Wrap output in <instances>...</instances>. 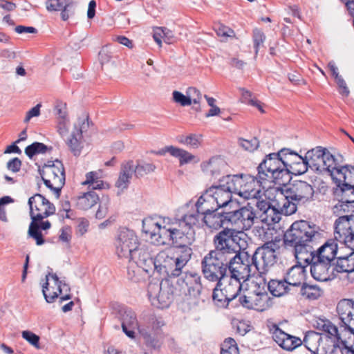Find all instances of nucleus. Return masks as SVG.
I'll list each match as a JSON object with an SVG mask.
<instances>
[{
	"label": "nucleus",
	"mask_w": 354,
	"mask_h": 354,
	"mask_svg": "<svg viewBox=\"0 0 354 354\" xmlns=\"http://www.w3.org/2000/svg\"><path fill=\"white\" fill-rule=\"evenodd\" d=\"M234 286V279H230L228 286L221 288V286L216 285L213 290L212 300L214 304L219 308H226L229 303L233 301L239 295L241 290L236 288V290L233 294H229L231 288Z\"/></svg>",
	"instance_id": "obj_20"
},
{
	"label": "nucleus",
	"mask_w": 354,
	"mask_h": 354,
	"mask_svg": "<svg viewBox=\"0 0 354 354\" xmlns=\"http://www.w3.org/2000/svg\"><path fill=\"white\" fill-rule=\"evenodd\" d=\"M299 261H303L306 266H310V271L314 279L319 281H328L336 277L335 263L326 262L319 257L308 254L301 257Z\"/></svg>",
	"instance_id": "obj_13"
},
{
	"label": "nucleus",
	"mask_w": 354,
	"mask_h": 354,
	"mask_svg": "<svg viewBox=\"0 0 354 354\" xmlns=\"http://www.w3.org/2000/svg\"><path fill=\"white\" fill-rule=\"evenodd\" d=\"M296 160L299 161V162L292 164V166L288 167L290 177H292V175L297 176L305 174L308 171V168L310 167V163L306 160L305 157L296 156Z\"/></svg>",
	"instance_id": "obj_38"
},
{
	"label": "nucleus",
	"mask_w": 354,
	"mask_h": 354,
	"mask_svg": "<svg viewBox=\"0 0 354 354\" xmlns=\"http://www.w3.org/2000/svg\"><path fill=\"white\" fill-rule=\"evenodd\" d=\"M323 330L330 335V337H335L337 340L340 339V335L337 326L333 325L330 322L326 321L324 323Z\"/></svg>",
	"instance_id": "obj_55"
},
{
	"label": "nucleus",
	"mask_w": 354,
	"mask_h": 354,
	"mask_svg": "<svg viewBox=\"0 0 354 354\" xmlns=\"http://www.w3.org/2000/svg\"><path fill=\"white\" fill-rule=\"evenodd\" d=\"M266 39V36L262 31L255 29L253 31V42L255 54L257 55L261 44H263Z\"/></svg>",
	"instance_id": "obj_50"
},
{
	"label": "nucleus",
	"mask_w": 354,
	"mask_h": 354,
	"mask_svg": "<svg viewBox=\"0 0 354 354\" xmlns=\"http://www.w3.org/2000/svg\"><path fill=\"white\" fill-rule=\"evenodd\" d=\"M277 205V207L273 205L266 215H260L261 221L266 224L268 230L270 228L272 225L278 223L280 221L281 214L286 215L285 212H282V205H281L279 203Z\"/></svg>",
	"instance_id": "obj_28"
},
{
	"label": "nucleus",
	"mask_w": 354,
	"mask_h": 354,
	"mask_svg": "<svg viewBox=\"0 0 354 354\" xmlns=\"http://www.w3.org/2000/svg\"><path fill=\"white\" fill-rule=\"evenodd\" d=\"M214 30L216 35L221 38V41H225L228 37L235 36L234 31L230 28L223 24H218L215 26Z\"/></svg>",
	"instance_id": "obj_44"
},
{
	"label": "nucleus",
	"mask_w": 354,
	"mask_h": 354,
	"mask_svg": "<svg viewBox=\"0 0 354 354\" xmlns=\"http://www.w3.org/2000/svg\"><path fill=\"white\" fill-rule=\"evenodd\" d=\"M139 244L140 241L135 232L126 227L120 228L115 237V253L120 258L128 259Z\"/></svg>",
	"instance_id": "obj_14"
},
{
	"label": "nucleus",
	"mask_w": 354,
	"mask_h": 354,
	"mask_svg": "<svg viewBox=\"0 0 354 354\" xmlns=\"http://www.w3.org/2000/svg\"><path fill=\"white\" fill-rule=\"evenodd\" d=\"M99 200V196L95 192L88 191L77 197L76 205L80 209L87 210L97 204Z\"/></svg>",
	"instance_id": "obj_27"
},
{
	"label": "nucleus",
	"mask_w": 354,
	"mask_h": 354,
	"mask_svg": "<svg viewBox=\"0 0 354 354\" xmlns=\"http://www.w3.org/2000/svg\"><path fill=\"white\" fill-rule=\"evenodd\" d=\"M70 290L69 286L62 281L58 285L56 292L58 293V296L61 295V301L68 300L71 298V295L69 293Z\"/></svg>",
	"instance_id": "obj_53"
},
{
	"label": "nucleus",
	"mask_w": 354,
	"mask_h": 354,
	"mask_svg": "<svg viewBox=\"0 0 354 354\" xmlns=\"http://www.w3.org/2000/svg\"><path fill=\"white\" fill-rule=\"evenodd\" d=\"M173 99L175 102L180 104L181 106H185L191 104V100L188 97V95H184L180 91H174L172 93Z\"/></svg>",
	"instance_id": "obj_52"
},
{
	"label": "nucleus",
	"mask_w": 354,
	"mask_h": 354,
	"mask_svg": "<svg viewBox=\"0 0 354 354\" xmlns=\"http://www.w3.org/2000/svg\"><path fill=\"white\" fill-rule=\"evenodd\" d=\"M69 120H58L57 131L59 134L64 138L68 132Z\"/></svg>",
	"instance_id": "obj_60"
},
{
	"label": "nucleus",
	"mask_w": 354,
	"mask_h": 354,
	"mask_svg": "<svg viewBox=\"0 0 354 354\" xmlns=\"http://www.w3.org/2000/svg\"><path fill=\"white\" fill-rule=\"evenodd\" d=\"M297 157H302L297 152L288 148H283L276 153L266 155L260 162V178H268L275 180V185H288L291 179L288 167L299 162Z\"/></svg>",
	"instance_id": "obj_3"
},
{
	"label": "nucleus",
	"mask_w": 354,
	"mask_h": 354,
	"mask_svg": "<svg viewBox=\"0 0 354 354\" xmlns=\"http://www.w3.org/2000/svg\"><path fill=\"white\" fill-rule=\"evenodd\" d=\"M196 210L195 212L185 214V215H192L196 219L194 225L201 218L203 223L209 228L217 230L221 227L230 229L229 211L230 209H224L222 207H213L208 204H195Z\"/></svg>",
	"instance_id": "obj_8"
},
{
	"label": "nucleus",
	"mask_w": 354,
	"mask_h": 354,
	"mask_svg": "<svg viewBox=\"0 0 354 354\" xmlns=\"http://www.w3.org/2000/svg\"><path fill=\"white\" fill-rule=\"evenodd\" d=\"M164 253H160L153 259L147 245H141L132 252L128 258L129 261L135 263L138 267L142 268L145 272L156 271L159 274L164 273L163 263Z\"/></svg>",
	"instance_id": "obj_12"
},
{
	"label": "nucleus",
	"mask_w": 354,
	"mask_h": 354,
	"mask_svg": "<svg viewBox=\"0 0 354 354\" xmlns=\"http://www.w3.org/2000/svg\"><path fill=\"white\" fill-rule=\"evenodd\" d=\"M194 216L183 215L180 219L170 222L163 219V225L152 219L142 221V232L149 234L158 245L171 244L175 248L173 257H165L164 253V273L169 278L179 277L182 270L191 259L193 250L191 245L195 241Z\"/></svg>",
	"instance_id": "obj_1"
},
{
	"label": "nucleus",
	"mask_w": 354,
	"mask_h": 354,
	"mask_svg": "<svg viewBox=\"0 0 354 354\" xmlns=\"http://www.w3.org/2000/svg\"><path fill=\"white\" fill-rule=\"evenodd\" d=\"M201 135L200 134H189L186 136L185 140V145L191 147L192 148L196 149L198 148L202 141Z\"/></svg>",
	"instance_id": "obj_54"
},
{
	"label": "nucleus",
	"mask_w": 354,
	"mask_h": 354,
	"mask_svg": "<svg viewBox=\"0 0 354 354\" xmlns=\"http://www.w3.org/2000/svg\"><path fill=\"white\" fill-rule=\"evenodd\" d=\"M338 198V203L333 207V211L335 213L339 214L341 212H354V203H344V200H342V198Z\"/></svg>",
	"instance_id": "obj_46"
},
{
	"label": "nucleus",
	"mask_w": 354,
	"mask_h": 354,
	"mask_svg": "<svg viewBox=\"0 0 354 354\" xmlns=\"http://www.w3.org/2000/svg\"><path fill=\"white\" fill-rule=\"evenodd\" d=\"M79 223L77 226V234L80 236L84 235L88 230L89 223L87 219L84 218H79Z\"/></svg>",
	"instance_id": "obj_63"
},
{
	"label": "nucleus",
	"mask_w": 354,
	"mask_h": 354,
	"mask_svg": "<svg viewBox=\"0 0 354 354\" xmlns=\"http://www.w3.org/2000/svg\"><path fill=\"white\" fill-rule=\"evenodd\" d=\"M239 144L245 150L250 152L256 150L259 146V142L258 139L255 137L249 140L240 138L239 140Z\"/></svg>",
	"instance_id": "obj_45"
},
{
	"label": "nucleus",
	"mask_w": 354,
	"mask_h": 354,
	"mask_svg": "<svg viewBox=\"0 0 354 354\" xmlns=\"http://www.w3.org/2000/svg\"><path fill=\"white\" fill-rule=\"evenodd\" d=\"M283 185L281 194L283 196L282 212L286 216L295 214L298 206L306 205L313 201L314 189L306 181L298 180L288 186Z\"/></svg>",
	"instance_id": "obj_7"
},
{
	"label": "nucleus",
	"mask_w": 354,
	"mask_h": 354,
	"mask_svg": "<svg viewBox=\"0 0 354 354\" xmlns=\"http://www.w3.org/2000/svg\"><path fill=\"white\" fill-rule=\"evenodd\" d=\"M22 337L32 346L39 347V337L34 333L29 330H24L22 332Z\"/></svg>",
	"instance_id": "obj_56"
},
{
	"label": "nucleus",
	"mask_w": 354,
	"mask_h": 354,
	"mask_svg": "<svg viewBox=\"0 0 354 354\" xmlns=\"http://www.w3.org/2000/svg\"><path fill=\"white\" fill-rule=\"evenodd\" d=\"M334 77L337 84L339 88V93L344 96L347 97L349 95L350 91L343 77L339 74H336V76Z\"/></svg>",
	"instance_id": "obj_58"
},
{
	"label": "nucleus",
	"mask_w": 354,
	"mask_h": 354,
	"mask_svg": "<svg viewBox=\"0 0 354 354\" xmlns=\"http://www.w3.org/2000/svg\"><path fill=\"white\" fill-rule=\"evenodd\" d=\"M337 187L334 190V194L337 197L342 198L344 203H354V184L342 182L341 178L335 180Z\"/></svg>",
	"instance_id": "obj_24"
},
{
	"label": "nucleus",
	"mask_w": 354,
	"mask_h": 354,
	"mask_svg": "<svg viewBox=\"0 0 354 354\" xmlns=\"http://www.w3.org/2000/svg\"><path fill=\"white\" fill-rule=\"evenodd\" d=\"M52 147H48L47 145L42 142H34L25 148V153L30 158L32 159L35 156L38 154H44L48 151H51Z\"/></svg>",
	"instance_id": "obj_37"
},
{
	"label": "nucleus",
	"mask_w": 354,
	"mask_h": 354,
	"mask_svg": "<svg viewBox=\"0 0 354 354\" xmlns=\"http://www.w3.org/2000/svg\"><path fill=\"white\" fill-rule=\"evenodd\" d=\"M297 264L291 267L286 277V282L289 286H300L302 285L306 277V264L303 261H298Z\"/></svg>",
	"instance_id": "obj_22"
},
{
	"label": "nucleus",
	"mask_w": 354,
	"mask_h": 354,
	"mask_svg": "<svg viewBox=\"0 0 354 354\" xmlns=\"http://www.w3.org/2000/svg\"><path fill=\"white\" fill-rule=\"evenodd\" d=\"M223 165L224 162L222 159L218 157H212L209 161L203 162L201 167L204 172L209 173L214 176L219 174L221 167Z\"/></svg>",
	"instance_id": "obj_35"
},
{
	"label": "nucleus",
	"mask_w": 354,
	"mask_h": 354,
	"mask_svg": "<svg viewBox=\"0 0 354 354\" xmlns=\"http://www.w3.org/2000/svg\"><path fill=\"white\" fill-rule=\"evenodd\" d=\"M55 112L58 117V120H66L68 118L66 104L57 101L55 106Z\"/></svg>",
	"instance_id": "obj_47"
},
{
	"label": "nucleus",
	"mask_w": 354,
	"mask_h": 354,
	"mask_svg": "<svg viewBox=\"0 0 354 354\" xmlns=\"http://www.w3.org/2000/svg\"><path fill=\"white\" fill-rule=\"evenodd\" d=\"M260 164L258 165L257 174L254 176L250 174H236L231 175L232 182L237 183L238 185L234 184V194L244 198H257L260 193V187H263L266 183L275 184V180H272L268 178H260Z\"/></svg>",
	"instance_id": "obj_9"
},
{
	"label": "nucleus",
	"mask_w": 354,
	"mask_h": 354,
	"mask_svg": "<svg viewBox=\"0 0 354 354\" xmlns=\"http://www.w3.org/2000/svg\"><path fill=\"white\" fill-rule=\"evenodd\" d=\"M220 354H239L236 341L231 337L226 338L222 344Z\"/></svg>",
	"instance_id": "obj_41"
},
{
	"label": "nucleus",
	"mask_w": 354,
	"mask_h": 354,
	"mask_svg": "<svg viewBox=\"0 0 354 354\" xmlns=\"http://www.w3.org/2000/svg\"><path fill=\"white\" fill-rule=\"evenodd\" d=\"M270 333L272 334L273 340L283 350L292 351L304 343L305 346L310 351L311 349L307 346L309 341H315L319 343L322 341L320 333L315 331H308L301 340L299 337L290 335L281 329L278 325L273 324L270 327Z\"/></svg>",
	"instance_id": "obj_11"
},
{
	"label": "nucleus",
	"mask_w": 354,
	"mask_h": 354,
	"mask_svg": "<svg viewBox=\"0 0 354 354\" xmlns=\"http://www.w3.org/2000/svg\"><path fill=\"white\" fill-rule=\"evenodd\" d=\"M74 3L72 0H67V1L63 6V8L61 9V17L63 21L68 19L71 15L74 13Z\"/></svg>",
	"instance_id": "obj_49"
},
{
	"label": "nucleus",
	"mask_w": 354,
	"mask_h": 354,
	"mask_svg": "<svg viewBox=\"0 0 354 354\" xmlns=\"http://www.w3.org/2000/svg\"><path fill=\"white\" fill-rule=\"evenodd\" d=\"M342 161L343 156L342 155L338 154L337 156H334L326 150L324 157H323L322 160L323 169L326 170L332 176L333 179L335 180L337 178L336 177L337 170L343 166L341 165Z\"/></svg>",
	"instance_id": "obj_23"
},
{
	"label": "nucleus",
	"mask_w": 354,
	"mask_h": 354,
	"mask_svg": "<svg viewBox=\"0 0 354 354\" xmlns=\"http://www.w3.org/2000/svg\"><path fill=\"white\" fill-rule=\"evenodd\" d=\"M148 297L151 304L158 308H166L169 306L173 300L171 288L162 283L150 284L148 287Z\"/></svg>",
	"instance_id": "obj_17"
},
{
	"label": "nucleus",
	"mask_w": 354,
	"mask_h": 354,
	"mask_svg": "<svg viewBox=\"0 0 354 354\" xmlns=\"http://www.w3.org/2000/svg\"><path fill=\"white\" fill-rule=\"evenodd\" d=\"M288 283L285 278L283 281L270 280L268 283V290L274 297H281L289 292Z\"/></svg>",
	"instance_id": "obj_33"
},
{
	"label": "nucleus",
	"mask_w": 354,
	"mask_h": 354,
	"mask_svg": "<svg viewBox=\"0 0 354 354\" xmlns=\"http://www.w3.org/2000/svg\"><path fill=\"white\" fill-rule=\"evenodd\" d=\"M51 223L48 221H37L34 225V227L31 230V223H30L28 228V235L36 241L37 245H41L44 243L45 240L43 237L41 230H46L50 229Z\"/></svg>",
	"instance_id": "obj_26"
},
{
	"label": "nucleus",
	"mask_w": 354,
	"mask_h": 354,
	"mask_svg": "<svg viewBox=\"0 0 354 354\" xmlns=\"http://www.w3.org/2000/svg\"><path fill=\"white\" fill-rule=\"evenodd\" d=\"M39 174L41 177H47L52 179L53 183L63 187L65 184V170L61 161L56 159L55 161L49 160L41 168L39 167Z\"/></svg>",
	"instance_id": "obj_18"
},
{
	"label": "nucleus",
	"mask_w": 354,
	"mask_h": 354,
	"mask_svg": "<svg viewBox=\"0 0 354 354\" xmlns=\"http://www.w3.org/2000/svg\"><path fill=\"white\" fill-rule=\"evenodd\" d=\"M178 277L180 278L178 279V283H179L180 281H182L188 289L199 290L201 288V276L196 272L182 271V274Z\"/></svg>",
	"instance_id": "obj_30"
},
{
	"label": "nucleus",
	"mask_w": 354,
	"mask_h": 354,
	"mask_svg": "<svg viewBox=\"0 0 354 354\" xmlns=\"http://www.w3.org/2000/svg\"><path fill=\"white\" fill-rule=\"evenodd\" d=\"M51 215L52 214H50V212H48L46 210H44V212L42 213L37 214H35L34 212L30 211V216L32 220L30 230L32 231V227H34V225L37 221H41V220H43L44 218H47Z\"/></svg>",
	"instance_id": "obj_59"
},
{
	"label": "nucleus",
	"mask_w": 354,
	"mask_h": 354,
	"mask_svg": "<svg viewBox=\"0 0 354 354\" xmlns=\"http://www.w3.org/2000/svg\"><path fill=\"white\" fill-rule=\"evenodd\" d=\"M59 239L62 242L69 243L71 239V227L70 226H64L60 230Z\"/></svg>",
	"instance_id": "obj_61"
},
{
	"label": "nucleus",
	"mask_w": 354,
	"mask_h": 354,
	"mask_svg": "<svg viewBox=\"0 0 354 354\" xmlns=\"http://www.w3.org/2000/svg\"><path fill=\"white\" fill-rule=\"evenodd\" d=\"M67 0H47L45 3L46 10L48 12L59 11Z\"/></svg>",
	"instance_id": "obj_48"
},
{
	"label": "nucleus",
	"mask_w": 354,
	"mask_h": 354,
	"mask_svg": "<svg viewBox=\"0 0 354 354\" xmlns=\"http://www.w3.org/2000/svg\"><path fill=\"white\" fill-rule=\"evenodd\" d=\"M335 234L351 250L354 248V215L340 216L335 222Z\"/></svg>",
	"instance_id": "obj_16"
},
{
	"label": "nucleus",
	"mask_w": 354,
	"mask_h": 354,
	"mask_svg": "<svg viewBox=\"0 0 354 354\" xmlns=\"http://www.w3.org/2000/svg\"><path fill=\"white\" fill-rule=\"evenodd\" d=\"M163 325V322L153 315L147 318L145 324L139 328L140 337L147 346L156 348L160 346Z\"/></svg>",
	"instance_id": "obj_15"
},
{
	"label": "nucleus",
	"mask_w": 354,
	"mask_h": 354,
	"mask_svg": "<svg viewBox=\"0 0 354 354\" xmlns=\"http://www.w3.org/2000/svg\"><path fill=\"white\" fill-rule=\"evenodd\" d=\"M89 127V121L88 117L86 119H79L77 124H74L73 131L80 133V136H83V133L86 131Z\"/></svg>",
	"instance_id": "obj_57"
},
{
	"label": "nucleus",
	"mask_w": 354,
	"mask_h": 354,
	"mask_svg": "<svg viewBox=\"0 0 354 354\" xmlns=\"http://www.w3.org/2000/svg\"><path fill=\"white\" fill-rule=\"evenodd\" d=\"M243 239L239 232L225 229L214 237V250L207 254L202 260V271L205 279L222 286L223 281L228 277L234 279L235 288L241 290L243 283L245 281V272L243 269V261L247 260L241 250V241Z\"/></svg>",
	"instance_id": "obj_2"
},
{
	"label": "nucleus",
	"mask_w": 354,
	"mask_h": 354,
	"mask_svg": "<svg viewBox=\"0 0 354 354\" xmlns=\"http://www.w3.org/2000/svg\"><path fill=\"white\" fill-rule=\"evenodd\" d=\"M257 218L254 207L250 203L245 206L240 207L239 203L236 201V204L232 205L231 208H230V225L232 227H234V229L230 228L229 230L239 232V236L243 239V241H241V249L245 243L244 238L242 237L245 236L243 231L250 229L254 223V220Z\"/></svg>",
	"instance_id": "obj_10"
},
{
	"label": "nucleus",
	"mask_w": 354,
	"mask_h": 354,
	"mask_svg": "<svg viewBox=\"0 0 354 354\" xmlns=\"http://www.w3.org/2000/svg\"><path fill=\"white\" fill-rule=\"evenodd\" d=\"M337 175L342 182L354 184V166L351 165H344L337 170Z\"/></svg>",
	"instance_id": "obj_40"
},
{
	"label": "nucleus",
	"mask_w": 354,
	"mask_h": 354,
	"mask_svg": "<svg viewBox=\"0 0 354 354\" xmlns=\"http://www.w3.org/2000/svg\"><path fill=\"white\" fill-rule=\"evenodd\" d=\"M270 297L267 291L259 292L258 296L254 295L253 298L254 310L262 312L269 306Z\"/></svg>",
	"instance_id": "obj_39"
},
{
	"label": "nucleus",
	"mask_w": 354,
	"mask_h": 354,
	"mask_svg": "<svg viewBox=\"0 0 354 354\" xmlns=\"http://www.w3.org/2000/svg\"><path fill=\"white\" fill-rule=\"evenodd\" d=\"M280 247L276 242L268 241L258 247L250 256L243 248L239 252H244L247 260L243 261V269L245 274V281L256 274H262L268 271V268L277 263Z\"/></svg>",
	"instance_id": "obj_5"
},
{
	"label": "nucleus",
	"mask_w": 354,
	"mask_h": 354,
	"mask_svg": "<svg viewBox=\"0 0 354 354\" xmlns=\"http://www.w3.org/2000/svg\"><path fill=\"white\" fill-rule=\"evenodd\" d=\"M162 151L163 152L169 153L172 156L175 158H178L179 159L180 165L189 163L195 158L194 156L188 151L174 146L165 147Z\"/></svg>",
	"instance_id": "obj_32"
},
{
	"label": "nucleus",
	"mask_w": 354,
	"mask_h": 354,
	"mask_svg": "<svg viewBox=\"0 0 354 354\" xmlns=\"http://www.w3.org/2000/svg\"><path fill=\"white\" fill-rule=\"evenodd\" d=\"M326 149L322 147H317L314 149L308 150L306 154L305 158L306 160L310 163V167L319 169L320 167V162L323 157H324V154L326 151Z\"/></svg>",
	"instance_id": "obj_29"
},
{
	"label": "nucleus",
	"mask_w": 354,
	"mask_h": 354,
	"mask_svg": "<svg viewBox=\"0 0 354 354\" xmlns=\"http://www.w3.org/2000/svg\"><path fill=\"white\" fill-rule=\"evenodd\" d=\"M21 167V161L18 158H13L7 162L8 170L16 173L19 171Z\"/></svg>",
	"instance_id": "obj_62"
},
{
	"label": "nucleus",
	"mask_w": 354,
	"mask_h": 354,
	"mask_svg": "<svg viewBox=\"0 0 354 354\" xmlns=\"http://www.w3.org/2000/svg\"><path fill=\"white\" fill-rule=\"evenodd\" d=\"M273 205H274L264 200L257 201L256 203V206L258 208V209L262 212V214L261 215H266V214H268V210H270Z\"/></svg>",
	"instance_id": "obj_64"
},
{
	"label": "nucleus",
	"mask_w": 354,
	"mask_h": 354,
	"mask_svg": "<svg viewBox=\"0 0 354 354\" xmlns=\"http://www.w3.org/2000/svg\"><path fill=\"white\" fill-rule=\"evenodd\" d=\"M300 294L308 300H315L321 296L322 290L317 285H310L304 282L301 286Z\"/></svg>",
	"instance_id": "obj_36"
},
{
	"label": "nucleus",
	"mask_w": 354,
	"mask_h": 354,
	"mask_svg": "<svg viewBox=\"0 0 354 354\" xmlns=\"http://www.w3.org/2000/svg\"><path fill=\"white\" fill-rule=\"evenodd\" d=\"M82 139L83 136H80V133L73 131L70 136L65 140L71 152L75 156H79L82 152L84 147Z\"/></svg>",
	"instance_id": "obj_31"
},
{
	"label": "nucleus",
	"mask_w": 354,
	"mask_h": 354,
	"mask_svg": "<svg viewBox=\"0 0 354 354\" xmlns=\"http://www.w3.org/2000/svg\"><path fill=\"white\" fill-rule=\"evenodd\" d=\"M155 169L156 166L152 163L142 162L134 166L133 172L137 177H139L153 171Z\"/></svg>",
	"instance_id": "obj_43"
},
{
	"label": "nucleus",
	"mask_w": 354,
	"mask_h": 354,
	"mask_svg": "<svg viewBox=\"0 0 354 354\" xmlns=\"http://www.w3.org/2000/svg\"><path fill=\"white\" fill-rule=\"evenodd\" d=\"M319 227L313 223L300 220L294 222L284 233L283 243L291 248L297 260L311 251L312 244L321 236Z\"/></svg>",
	"instance_id": "obj_4"
},
{
	"label": "nucleus",
	"mask_w": 354,
	"mask_h": 354,
	"mask_svg": "<svg viewBox=\"0 0 354 354\" xmlns=\"http://www.w3.org/2000/svg\"><path fill=\"white\" fill-rule=\"evenodd\" d=\"M118 315L124 333L130 339H135V330L138 328V322L135 312L127 306H119Z\"/></svg>",
	"instance_id": "obj_19"
},
{
	"label": "nucleus",
	"mask_w": 354,
	"mask_h": 354,
	"mask_svg": "<svg viewBox=\"0 0 354 354\" xmlns=\"http://www.w3.org/2000/svg\"><path fill=\"white\" fill-rule=\"evenodd\" d=\"M46 203H48V200L40 194H35L34 196L29 198L28 202L30 211L32 212H34V209L39 211L40 209L39 206L44 205Z\"/></svg>",
	"instance_id": "obj_42"
},
{
	"label": "nucleus",
	"mask_w": 354,
	"mask_h": 354,
	"mask_svg": "<svg viewBox=\"0 0 354 354\" xmlns=\"http://www.w3.org/2000/svg\"><path fill=\"white\" fill-rule=\"evenodd\" d=\"M339 252L337 243L335 240L330 239L326 241L322 246L317 250H313L312 246L311 251L308 254L315 257H320L321 259L326 262L330 263H335L337 257L335 256Z\"/></svg>",
	"instance_id": "obj_21"
},
{
	"label": "nucleus",
	"mask_w": 354,
	"mask_h": 354,
	"mask_svg": "<svg viewBox=\"0 0 354 354\" xmlns=\"http://www.w3.org/2000/svg\"><path fill=\"white\" fill-rule=\"evenodd\" d=\"M234 184L238 185L237 183L232 182L231 175L223 176L207 189L196 202L208 205L215 203L217 207L230 209L236 204V200L232 199V194L237 190Z\"/></svg>",
	"instance_id": "obj_6"
},
{
	"label": "nucleus",
	"mask_w": 354,
	"mask_h": 354,
	"mask_svg": "<svg viewBox=\"0 0 354 354\" xmlns=\"http://www.w3.org/2000/svg\"><path fill=\"white\" fill-rule=\"evenodd\" d=\"M134 165L133 161H129L122 165L121 171L118 179L115 183V186L122 191L127 189L129 187L130 179L134 173Z\"/></svg>",
	"instance_id": "obj_25"
},
{
	"label": "nucleus",
	"mask_w": 354,
	"mask_h": 354,
	"mask_svg": "<svg viewBox=\"0 0 354 354\" xmlns=\"http://www.w3.org/2000/svg\"><path fill=\"white\" fill-rule=\"evenodd\" d=\"M186 94L191 100V104L193 102L195 104H199L202 99V94L199 90L195 87H189L186 91Z\"/></svg>",
	"instance_id": "obj_51"
},
{
	"label": "nucleus",
	"mask_w": 354,
	"mask_h": 354,
	"mask_svg": "<svg viewBox=\"0 0 354 354\" xmlns=\"http://www.w3.org/2000/svg\"><path fill=\"white\" fill-rule=\"evenodd\" d=\"M50 277L54 281L55 285L57 287L62 283V281L59 280L56 274L48 273L46 276V282L42 286V292L46 302L53 303L55 299L58 297V293L57 292H53L52 293L50 292L48 295L47 294V291L48 290V281Z\"/></svg>",
	"instance_id": "obj_34"
}]
</instances>
